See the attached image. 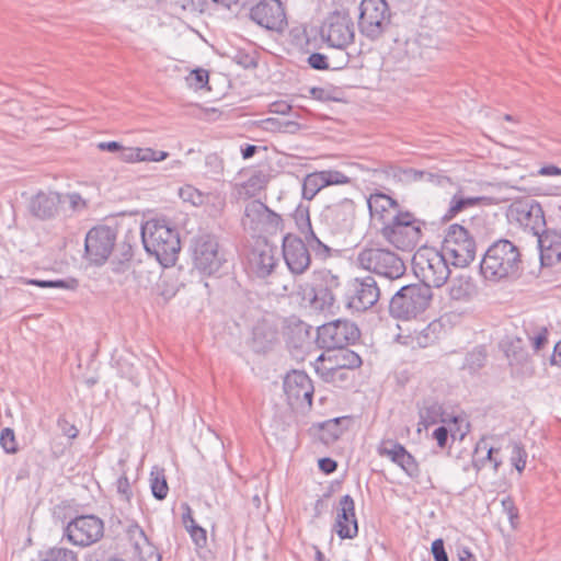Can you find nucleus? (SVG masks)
<instances>
[{
	"instance_id": "obj_1",
	"label": "nucleus",
	"mask_w": 561,
	"mask_h": 561,
	"mask_svg": "<svg viewBox=\"0 0 561 561\" xmlns=\"http://www.w3.org/2000/svg\"><path fill=\"white\" fill-rule=\"evenodd\" d=\"M522 271V252L508 239H499L490 244L480 262L481 275L493 283L517 279Z\"/></svg>"
},
{
	"instance_id": "obj_2",
	"label": "nucleus",
	"mask_w": 561,
	"mask_h": 561,
	"mask_svg": "<svg viewBox=\"0 0 561 561\" xmlns=\"http://www.w3.org/2000/svg\"><path fill=\"white\" fill-rule=\"evenodd\" d=\"M141 239L145 250L156 256L165 267L172 266L181 250L179 232L165 220H148L141 227Z\"/></svg>"
},
{
	"instance_id": "obj_3",
	"label": "nucleus",
	"mask_w": 561,
	"mask_h": 561,
	"mask_svg": "<svg viewBox=\"0 0 561 561\" xmlns=\"http://www.w3.org/2000/svg\"><path fill=\"white\" fill-rule=\"evenodd\" d=\"M423 221L410 211H398L380 228L382 238L401 251H413L421 241Z\"/></svg>"
},
{
	"instance_id": "obj_4",
	"label": "nucleus",
	"mask_w": 561,
	"mask_h": 561,
	"mask_svg": "<svg viewBox=\"0 0 561 561\" xmlns=\"http://www.w3.org/2000/svg\"><path fill=\"white\" fill-rule=\"evenodd\" d=\"M433 299L432 289L415 283L402 286L390 299L389 312L396 319L410 320L422 314Z\"/></svg>"
},
{
	"instance_id": "obj_5",
	"label": "nucleus",
	"mask_w": 561,
	"mask_h": 561,
	"mask_svg": "<svg viewBox=\"0 0 561 561\" xmlns=\"http://www.w3.org/2000/svg\"><path fill=\"white\" fill-rule=\"evenodd\" d=\"M415 276L431 289L442 287L450 275V261L442 251L432 248L419 250L412 260Z\"/></svg>"
},
{
	"instance_id": "obj_6",
	"label": "nucleus",
	"mask_w": 561,
	"mask_h": 561,
	"mask_svg": "<svg viewBox=\"0 0 561 561\" xmlns=\"http://www.w3.org/2000/svg\"><path fill=\"white\" fill-rule=\"evenodd\" d=\"M357 263L362 268L391 280L401 278L407 271L404 261L385 248L365 247L358 252Z\"/></svg>"
},
{
	"instance_id": "obj_7",
	"label": "nucleus",
	"mask_w": 561,
	"mask_h": 561,
	"mask_svg": "<svg viewBox=\"0 0 561 561\" xmlns=\"http://www.w3.org/2000/svg\"><path fill=\"white\" fill-rule=\"evenodd\" d=\"M444 255L456 267H466L476 259L477 244L473 236L461 225L453 224L442 243Z\"/></svg>"
},
{
	"instance_id": "obj_8",
	"label": "nucleus",
	"mask_w": 561,
	"mask_h": 561,
	"mask_svg": "<svg viewBox=\"0 0 561 561\" xmlns=\"http://www.w3.org/2000/svg\"><path fill=\"white\" fill-rule=\"evenodd\" d=\"M390 10L385 0H362L359 4L358 30L370 41H376L390 24Z\"/></svg>"
},
{
	"instance_id": "obj_9",
	"label": "nucleus",
	"mask_w": 561,
	"mask_h": 561,
	"mask_svg": "<svg viewBox=\"0 0 561 561\" xmlns=\"http://www.w3.org/2000/svg\"><path fill=\"white\" fill-rule=\"evenodd\" d=\"M104 535V522L96 515H79L67 523L62 537L78 547H89Z\"/></svg>"
},
{
	"instance_id": "obj_10",
	"label": "nucleus",
	"mask_w": 561,
	"mask_h": 561,
	"mask_svg": "<svg viewBox=\"0 0 561 561\" xmlns=\"http://www.w3.org/2000/svg\"><path fill=\"white\" fill-rule=\"evenodd\" d=\"M192 248L196 268L206 275L217 273L226 262L218 239L214 234L203 233L195 237L192 240Z\"/></svg>"
},
{
	"instance_id": "obj_11",
	"label": "nucleus",
	"mask_w": 561,
	"mask_h": 561,
	"mask_svg": "<svg viewBox=\"0 0 561 561\" xmlns=\"http://www.w3.org/2000/svg\"><path fill=\"white\" fill-rule=\"evenodd\" d=\"M507 218L537 238L547 230L543 209L535 199L526 198L514 202L508 208Z\"/></svg>"
},
{
	"instance_id": "obj_12",
	"label": "nucleus",
	"mask_w": 561,
	"mask_h": 561,
	"mask_svg": "<svg viewBox=\"0 0 561 561\" xmlns=\"http://www.w3.org/2000/svg\"><path fill=\"white\" fill-rule=\"evenodd\" d=\"M321 37L331 46L344 49L354 42V23L346 10L328 15L320 30Z\"/></svg>"
},
{
	"instance_id": "obj_13",
	"label": "nucleus",
	"mask_w": 561,
	"mask_h": 561,
	"mask_svg": "<svg viewBox=\"0 0 561 561\" xmlns=\"http://www.w3.org/2000/svg\"><path fill=\"white\" fill-rule=\"evenodd\" d=\"M360 336L357 325L348 320L337 319L317 329V342L327 350L344 348Z\"/></svg>"
},
{
	"instance_id": "obj_14",
	"label": "nucleus",
	"mask_w": 561,
	"mask_h": 561,
	"mask_svg": "<svg viewBox=\"0 0 561 561\" xmlns=\"http://www.w3.org/2000/svg\"><path fill=\"white\" fill-rule=\"evenodd\" d=\"M278 265L277 247L267 239H257L247 254V271L250 275L264 279L273 274Z\"/></svg>"
},
{
	"instance_id": "obj_15",
	"label": "nucleus",
	"mask_w": 561,
	"mask_h": 561,
	"mask_svg": "<svg viewBox=\"0 0 561 561\" xmlns=\"http://www.w3.org/2000/svg\"><path fill=\"white\" fill-rule=\"evenodd\" d=\"M242 226L252 233H273L283 226L280 215L270 209L259 199L249 202L245 205L242 217Z\"/></svg>"
},
{
	"instance_id": "obj_16",
	"label": "nucleus",
	"mask_w": 561,
	"mask_h": 561,
	"mask_svg": "<svg viewBox=\"0 0 561 561\" xmlns=\"http://www.w3.org/2000/svg\"><path fill=\"white\" fill-rule=\"evenodd\" d=\"M116 237V229L108 226H99L89 230L84 242L87 259L95 265L104 264L114 251Z\"/></svg>"
},
{
	"instance_id": "obj_17",
	"label": "nucleus",
	"mask_w": 561,
	"mask_h": 561,
	"mask_svg": "<svg viewBox=\"0 0 561 561\" xmlns=\"http://www.w3.org/2000/svg\"><path fill=\"white\" fill-rule=\"evenodd\" d=\"M320 218L332 233H350L355 225L356 205L352 199L344 198L325 206Z\"/></svg>"
},
{
	"instance_id": "obj_18",
	"label": "nucleus",
	"mask_w": 561,
	"mask_h": 561,
	"mask_svg": "<svg viewBox=\"0 0 561 561\" xmlns=\"http://www.w3.org/2000/svg\"><path fill=\"white\" fill-rule=\"evenodd\" d=\"M282 254L288 271L300 276L305 274L311 265V254L302 238L287 233L283 237Z\"/></svg>"
},
{
	"instance_id": "obj_19",
	"label": "nucleus",
	"mask_w": 561,
	"mask_h": 561,
	"mask_svg": "<svg viewBox=\"0 0 561 561\" xmlns=\"http://www.w3.org/2000/svg\"><path fill=\"white\" fill-rule=\"evenodd\" d=\"M313 385L305 371L293 370L284 378V392L293 408H311Z\"/></svg>"
},
{
	"instance_id": "obj_20",
	"label": "nucleus",
	"mask_w": 561,
	"mask_h": 561,
	"mask_svg": "<svg viewBox=\"0 0 561 561\" xmlns=\"http://www.w3.org/2000/svg\"><path fill=\"white\" fill-rule=\"evenodd\" d=\"M380 298V288L375 277L368 275L355 278L348 290L347 305L356 311H366L377 304Z\"/></svg>"
},
{
	"instance_id": "obj_21",
	"label": "nucleus",
	"mask_w": 561,
	"mask_h": 561,
	"mask_svg": "<svg viewBox=\"0 0 561 561\" xmlns=\"http://www.w3.org/2000/svg\"><path fill=\"white\" fill-rule=\"evenodd\" d=\"M340 277L327 268L317 270L312 274V302L316 308H331L335 304V290L340 287Z\"/></svg>"
},
{
	"instance_id": "obj_22",
	"label": "nucleus",
	"mask_w": 561,
	"mask_h": 561,
	"mask_svg": "<svg viewBox=\"0 0 561 561\" xmlns=\"http://www.w3.org/2000/svg\"><path fill=\"white\" fill-rule=\"evenodd\" d=\"M250 18L261 27L282 31L287 24L286 14L279 0H262L250 10Z\"/></svg>"
},
{
	"instance_id": "obj_23",
	"label": "nucleus",
	"mask_w": 561,
	"mask_h": 561,
	"mask_svg": "<svg viewBox=\"0 0 561 561\" xmlns=\"http://www.w3.org/2000/svg\"><path fill=\"white\" fill-rule=\"evenodd\" d=\"M332 530L342 540L354 539L358 535L355 502L350 494H345L339 500L335 522L332 526Z\"/></svg>"
},
{
	"instance_id": "obj_24",
	"label": "nucleus",
	"mask_w": 561,
	"mask_h": 561,
	"mask_svg": "<svg viewBox=\"0 0 561 561\" xmlns=\"http://www.w3.org/2000/svg\"><path fill=\"white\" fill-rule=\"evenodd\" d=\"M350 178L336 170H323L307 174L302 182V198L311 201L324 187L347 184Z\"/></svg>"
},
{
	"instance_id": "obj_25",
	"label": "nucleus",
	"mask_w": 561,
	"mask_h": 561,
	"mask_svg": "<svg viewBox=\"0 0 561 561\" xmlns=\"http://www.w3.org/2000/svg\"><path fill=\"white\" fill-rule=\"evenodd\" d=\"M64 204V194L57 192H38L28 204V210L32 216L39 220H49L59 214Z\"/></svg>"
},
{
	"instance_id": "obj_26",
	"label": "nucleus",
	"mask_w": 561,
	"mask_h": 561,
	"mask_svg": "<svg viewBox=\"0 0 561 561\" xmlns=\"http://www.w3.org/2000/svg\"><path fill=\"white\" fill-rule=\"evenodd\" d=\"M443 323L438 320L430 322L425 328L408 334H399L397 340L402 345H405L412 350L426 348L435 345L443 333Z\"/></svg>"
},
{
	"instance_id": "obj_27",
	"label": "nucleus",
	"mask_w": 561,
	"mask_h": 561,
	"mask_svg": "<svg viewBox=\"0 0 561 561\" xmlns=\"http://www.w3.org/2000/svg\"><path fill=\"white\" fill-rule=\"evenodd\" d=\"M537 241L542 266H553L561 262V232L546 230Z\"/></svg>"
},
{
	"instance_id": "obj_28",
	"label": "nucleus",
	"mask_w": 561,
	"mask_h": 561,
	"mask_svg": "<svg viewBox=\"0 0 561 561\" xmlns=\"http://www.w3.org/2000/svg\"><path fill=\"white\" fill-rule=\"evenodd\" d=\"M367 205L370 216L375 219L380 220L382 222V226L391 219V217L389 216L390 210H394L396 214H398V211H401L400 204L398 203V201L381 192L370 194V196L367 199Z\"/></svg>"
},
{
	"instance_id": "obj_29",
	"label": "nucleus",
	"mask_w": 561,
	"mask_h": 561,
	"mask_svg": "<svg viewBox=\"0 0 561 561\" xmlns=\"http://www.w3.org/2000/svg\"><path fill=\"white\" fill-rule=\"evenodd\" d=\"M504 353L511 367L527 369L531 366V357L526 348L525 341L515 336L510 339L504 345Z\"/></svg>"
},
{
	"instance_id": "obj_30",
	"label": "nucleus",
	"mask_w": 561,
	"mask_h": 561,
	"mask_svg": "<svg viewBox=\"0 0 561 561\" xmlns=\"http://www.w3.org/2000/svg\"><path fill=\"white\" fill-rule=\"evenodd\" d=\"M118 156L122 161L133 163L141 161H162L168 158L169 153L152 148L122 147Z\"/></svg>"
},
{
	"instance_id": "obj_31",
	"label": "nucleus",
	"mask_w": 561,
	"mask_h": 561,
	"mask_svg": "<svg viewBox=\"0 0 561 561\" xmlns=\"http://www.w3.org/2000/svg\"><path fill=\"white\" fill-rule=\"evenodd\" d=\"M311 327L302 321H297L287 328L285 333L286 344L294 350H302L310 343Z\"/></svg>"
},
{
	"instance_id": "obj_32",
	"label": "nucleus",
	"mask_w": 561,
	"mask_h": 561,
	"mask_svg": "<svg viewBox=\"0 0 561 561\" xmlns=\"http://www.w3.org/2000/svg\"><path fill=\"white\" fill-rule=\"evenodd\" d=\"M500 449L489 447L484 439H481L477 443L474 453H473V466L478 470L485 466L486 461L493 463V469L495 472L499 471V468L502 465V459L496 457Z\"/></svg>"
},
{
	"instance_id": "obj_33",
	"label": "nucleus",
	"mask_w": 561,
	"mask_h": 561,
	"mask_svg": "<svg viewBox=\"0 0 561 561\" xmlns=\"http://www.w3.org/2000/svg\"><path fill=\"white\" fill-rule=\"evenodd\" d=\"M476 285L470 277H456L449 285V297L457 301H468L476 295Z\"/></svg>"
},
{
	"instance_id": "obj_34",
	"label": "nucleus",
	"mask_w": 561,
	"mask_h": 561,
	"mask_svg": "<svg viewBox=\"0 0 561 561\" xmlns=\"http://www.w3.org/2000/svg\"><path fill=\"white\" fill-rule=\"evenodd\" d=\"M270 181V174L264 170H252L247 181L241 184L240 194L253 197L264 190Z\"/></svg>"
},
{
	"instance_id": "obj_35",
	"label": "nucleus",
	"mask_w": 561,
	"mask_h": 561,
	"mask_svg": "<svg viewBox=\"0 0 561 561\" xmlns=\"http://www.w3.org/2000/svg\"><path fill=\"white\" fill-rule=\"evenodd\" d=\"M114 255L112 259V270L114 273H124L129 268L130 261L134 256L133 247L129 242L123 241L115 243Z\"/></svg>"
},
{
	"instance_id": "obj_36",
	"label": "nucleus",
	"mask_w": 561,
	"mask_h": 561,
	"mask_svg": "<svg viewBox=\"0 0 561 561\" xmlns=\"http://www.w3.org/2000/svg\"><path fill=\"white\" fill-rule=\"evenodd\" d=\"M278 341L277 331L268 325L260 324L253 330L254 347L259 352H266Z\"/></svg>"
},
{
	"instance_id": "obj_37",
	"label": "nucleus",
	"mask_w": 561,
	"mask_h": 561,
	"mask_svg": "<svg viewBox=\"0 0 561 561\" xmlns=\"http://www.w3.org/2000/svg\"><path fill=\"white\" fill-rule=\"evenodd\" d=\"M342 420V417H335L318 424L319 438L323 444H333L341 437L343 434Z\"/></svg>"
},
{
	"instance_id": "obj_38",
	"label": "nucleus",
	"mask_w": 561,
	"mask_h": 561,
	"mask_svg": "<svg viewBox=\"0 0 561 561\" xmlns=\"http://www.w3.org/2000/svg\"><path fill=\"white\" fill-rule=\"evenodd\" d=\"M305 243L308 247V251L314 254L316 259L328 260L333 254V249L323 242L314 232V230L309 231L304 236Z\"/></svg>"
},
{
	"instance_id": "obj_39",
	"label": "nucleus",
	"mask_w": 561,
	"mask_h": 561,
	"mask_svg": "<svg viewBox=\"0 0 561 561\" xmlns=\"http://www.w3.org/2000/svg\"><path fill=\"white\" fill-rule=\"evenodd\" d=\"M21 284L34 285L42 288H57V289H70L73 290L78 287V280L76 278L68 279H36L21 277L19 279Z\"/></svg>"
},
{
	"instance_id": "obj_40",
	"label": "nucleus",
	"mask_w": 561,
	"mask_h": 561,
	"mask_svg": "<svg viewBox=\"0 0 561 561\" xmlns=\"http://www.w3.org/2000/svg\"><path fill=\"white\" fill-rule=\"evenodd\" d=\"M481 199V197H465L462 195L455 194L450 201L448 210L443 216V219H453L455 216H457L465 209L479 205Z\"/></svg>"
},
{
	"instance_id": "obj_41",
	"label": "nucleus",
	"mask_w": 561,
	"mask_h": 561,
	"mask_svg": "<svg viewBox=\"0 0 561 561\" xmlns=\"http://www.w3.org/2000/svg\"><path fill=\"white\" fill-rule=\"evenodd\" d=\"M444 410L438 402H427L420 411L421 423L430 426L439 422H446Z\"/></svg>"
},
{
	"instance_id": "obj_42",
	"label": "nucleus",
	"mask_w": 561,
	"mask_h": 561,
	"mask_svg": "<svg viewBox=\"0 0 561 561\" xmlns=\"http://www.w3.org/2000/svg\"><path fill=\"white\" fill-rule=\"evenodd\" d=\"M150 489L154 499L162 501L167 497L169 485L163 469L153 468L150 473Z\"/></svg>"
},
{
	"instance_id": "obj_43",
	"label": "nucleus",
	"mask_w": 561,
	"mask_h": 561,
	"mask_svg": "<svg viewBox=\"0 0 561 561\" xmlns=\"http://www.w3.org/2000/svg\"><path fill=\"white\" fill-rule=\"evenodd\" d=\"M38 561H78V556L71 549L53 547L38 553Z\"/></svg>"
},
{
	"instance_id": "obj_44",
	"label": "nucleus",
	"mask_w": 561,
	"mask_h": 561,
	"mask_svg": "<svg viewBox=\"0 0 561 561\" xmlns=\"http://www.w3.org/2000/svg\"><path fill=\"white\" fill-rule=\"evenodd\" d=\"M486 356L488 354L483 346L474 347L466 355L462 368L470 374H474L485 365Z\"/></svg>"
},
{
	"instance_id": "obj_45",
	"label": "nucleus",
	"mask_w": 561,
	"mask_h": 561,
	"mask_svg": "<svg viewBox=\"0 0 561 561\" xmlns=\"http://www.w3.org/2000/svg\"><path fill=\"white\" fill-rule=\"evenodd\" d=\"M263 128L272 133H290L294 134L299 130L300 125L297 122L270 117L262 121Z\"/></svg>"
},
{
	"instance_id": "obj_46",
	"label": "nucleus",
	"mask_w": 561,
	"mask_h": 561,
	"mask_svg": "<svg viewBox=\"0 0 561 561\" xmlns=\"http://www.w3.org/2000/svg\"><path fill=\"white\" fill-rule=\"evenodd\" d=\"M404 450L405 447L402 444L392 439H385L377 447L379 456L389 458L396 465H398L401 459L402 453L400 451Z\"/></svg>"
},
{
	"instance_id": "obj_47",
	"label": "nucleus",
	"mask_w": 561,
	"mask_h": 561,
	"mask_svg": "<svg viewBox=\"0 0 561 561\" xmlns=\"http://www.w3.org/2000/svg\"><path fill=\"white\" fill-rule=\"evenodd\" d=\"M293 218L302 237L313 230L310 220L309 206L299 204L293 214Z\"/></svg>"
},
{
	"instance_id": "obj_48",
	"label": "nucleus",
	"mask_w": 561,
	"mask_h": 561,
	"mask_svg": "<svg viewBox=\"0 0 561 561\" xmlns=\"http://www.w3.org/2000/svg\"><path fill=\"white\" fill-rule=\"evenodd\" d=\"M224 172V161L216 154L210 153L205 158L204 175L208 179L218 180Z\"/></svg>"
},
{
	"instance_id": "obj_49",
	"label": "nucleus",
	"mask_w": 561,
	"mask_h": 561,
	"mask_svg": "<svg viewBox=\"0 0 561 561\" xmlns=\"http://www.w3.org/2000/svg\"><path fill=\"white\" fill-rule=\"evenodd\" d=\"M401 459L398 466L412 479H417L421 474L419 462L415 457L407 449L401 451Z\"/></svg>"
},
{
	"instance_id": "obj_50",
	"label": "nucleus",
	"mask_w": 561,
	"mask_h": 561,
	"mask_svg": "<svg viewBox=\"0 0 561 561\" xmlns=\"http://www.w3.org/2000/svg\"><path fill=\"white\" fill-rule=\"evenodd\" d=\"M0 447L5 454L15 455L20 448L14 434L10 427H4L0 432Z\"/></svg>"
},
{
	"instance_id": "obj_51",
	"label": "nucleus",
	"mask_w": 561,
	"mask_h": 561,
	"mask_svg": "<svg viewBox=\"0 0 561 561\" xmlns=\"http://www.w3.org/2000/svg\"><path fill=\"white\" fill-rule=\"evenodd\" d=\"M341 353L337 356V366L340 368L354 369L362 365L360 356L346 347L340 348Z\"/></svg>"
},
{
	"instance_id": "obj_52",
	"label": "nucleus",
	"mask_w": 561,
	"mask_h": 561,
	"mask_svg": "<svg viewBox=\"0 0 561 561\" xmlns=\"http://www.w3.org/2000/svg\"><path fill=\"white\" fill-rule=\"evenodd\" d=\"M180 197L194 206H201L205 203L206 196L192 185L180 188Z\"/></svg>"
},
{
	"instance_id": "obj_53",
	"label": "nucleus",
	"mask_w": 561,
	"mask_h": 561,
	"mask_svg": "<svg viewBox=\"0 0 561 561\" xmlns=\"http://www.w3.org/2000/svg\"><path fill=\"white\" fill-rule=\"evenodd\" d=\"M527 461V453L520 443L514 442L512 444L511 462L515 469L520 473L524 471Z\"/></svg>"
},
{
	"instance_id": "obj_54",
	"label": "nucleus",
	"mask_w": 561,
	"mask_h": 561,
	"mask_svg": "<svg viewBox=\"0 0 561 561\" xmlns=\"http://www.w3.org/2000/svg\"><path fill=\"white\" fill-rule=\"evenodd\" d=\"M501 504L503 512L507 515L512 528L516 529L519 520V514L513 497L505 496L504 499H502Z\"/></svg>"
},
{
	"instance_id": "obj_55",
	"label": "nucleus",
	"mask_w": 561,
	"mask_h": 561,
	"mask_svg": "<svg viewBox=\"0 0 561 561\" xmlns=\"http://www.w3.org/2000/svg\"><path fill=\"white\" fill-rule=\"evenodd\" d=\"M186 531L190 534V537L196 548H205L207 546V531L205 528L196 525H190L188 528H186Z\"/></svg>"
},
{
	"instance_id": "obj_56",
	"label": "nucleus",
	"mask_w": 561,
	"mask_h": 561,
	"mask_svg": "<svg viewBox=\"0 0 561 561\" xmlns=\"http://www.w3.org/2000/svg\"><path fill=\"white\" fill-rule=\"evenodd\" d=\"M116 491L122 501H125L127 503L130 502V500L133 497V491H131L130 482L125 474L121 476L117 479Z\"/></svg>"
},
{
	"instance_id": "obj_57",
	"label": "nucleus",
	"mask_w": 561,
	"mask_h": 561,
	"mask_svg": "<svg viewBox=\"0 0 561 561\" xmlns=\"http://www.w3.org/2000/svg\"><path fill=\"white\" fill-rule=\"evenodd\" d=\"M208 71L201 68L193 70L187 78L190 85L195 89H203L208 83Z\"/></svg>"
},
{
	"instance_id": "obj_58",
	"label": "nucleus",
	"mask_w": 561,
	"mask_h": 561,
	"mask_svg": "<svg viewBox=\"0 0 561 561\" xmlns=\"http://www.w3.org/2000/svg\"><path fill=\"white\" fill-rule=\"evenodd\" d=\"M57 426L61 431V433L69 439H75L79 435L78 427L73 423L68 421L65 415H59L57 420Z\"/></svg>"
},
{
	"instance_id": "obj_59",
	"label": "nucleus",
	"mask_w": 561,
	"mask_h": 561,
	"mask_svg": "<svg viewBox=\"0 0 561 561\" xmlns=\"http://www.w3.org/2000/svg\"><path fill=\"white\" fill-rule=\"evenodd\" d=\"M233 60L244 69H252L257 66L256 57L253 54L238 50L233 56Z\"/></svg>"
},
{
	"instance_id": "obj_60",
	"label": "nucleus",
	"mask_w": 561,
	"mask_h": 561,
	"mask_svg": "<svg viewBox=\"0 0 561 561\" xmlns=\"http://www.w3.org/2000/svg\"><path fill=\"white\" fill-rule=\"evenodd\" d=\"M308 65L314 70H328L330 65L328 57L321 53H312L307 59Z\"/></svg>"
},
{
	"instance_id": "obj_61",
	"label": "nucleus",
	"mask_w": 561,
	"mask_h": 561,
	"mask_svg": "<svg viewBox=\"0 0 561 561\" xmlns=\"http://www.w3.org/2000/svg\"><path fill=\"white\" fill-rule=\"evenodd\" d=\"M431 552L434 561H449L445 549V542L442 538H437L432 542Z\"/></svg>"
},
{
	"instance_id": "obj_62",
	"label": "nucleus",
	"mask_w": 561,
	"mask_h": 561,
	"mask_svg": "<svg viewBox=\"0 0 561 561\" xmlns=\"http://www.w3.org/2000/svg\"><path fill=\"white\" fill-rule=\"evenodd\" d=\"M398 174L400 175V180L407 183L422 182V170L413 168L400 169Z\"/></svg>"
},
{
	"instance_id": "obj_63",
	"label": "nucleus",
	"mask_w": 561,
	"mask_h": 561,
	"mask_svg": "<svg viewBox=\"0 0 561 561\" xmlns=\"http://www.w3.org/2000/svg\"><path fill=\"white\" fill-rule=\"evenodd\" d=\"M548 330L542 328L535 336L529 337L535 352H539L548 344Z\"/></svg>"
},
{
	"instance_id": "obj_64",
	"label": "nucleus",
	"mask_w": 561,
	"mask_h": 561,
	"mask_svg": "<svg viewBox=\"0 0 561 561\" xmlns=\"http://www.w3.org/2000/svg\"><path fill=\"white\" fill-rule=\"evenodd\" d=\"M66 201L69 203L70 208L75 211L84 209L87 207L85 201L79 193H69L64 195V203H66Z\"/></svg>"
}]
</instances>
